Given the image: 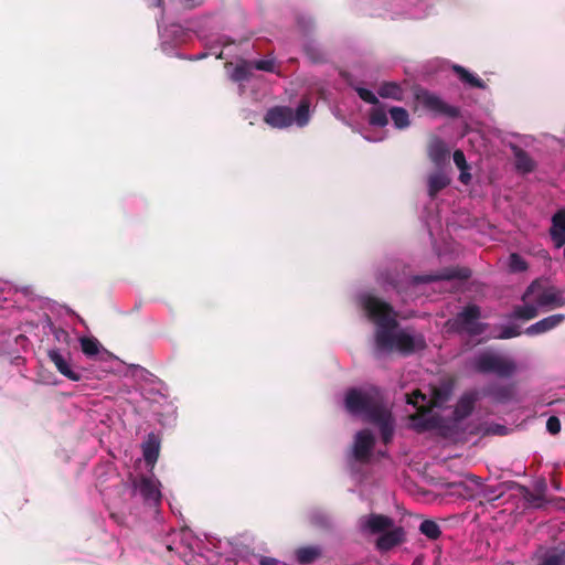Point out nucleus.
<instances>
[{
    "instance_id": "37998d69",
    "label": "nucleus",
    "mask_w": 565,
    "mask_h": 565,
    "mask_svg": "<svg viewBox=\"0 0 565 565\" xmlns=\"http://www.w3.org/2000/svg\"><path fill=\"white\" fill-rule=\"evenodd\" d=\"M470 178H471L470 174L467 173L466 171H461L460 177H459L460 181L465 184H467L470 181Z\"/></svg>"
},
{
    "instance_id": "473e14b6",
    "label": "nucleus",
    "mask_w": 565,
    "mask_h": 565,
    "mask_svg": "<svg viewBox=\"0 0 565 565\" xmlns=\"http://www.w3.org/2000/svg\"><path fill=\"white\" fill-rule=\"evenodd\" d=\"M355 92L363 102L374 106L380 104L379 98L370 89L364 87H356Z\"/></svg>"
},
{
    "instance_id": "9b49d317",
    "label": "nucleus",
    "mask_w": 565,
    "mask_h": 565,
    "mask_svg": "<svg viewBox=\"0 0 565 565\" xmlns=\"http://www.w3.org/2000/svg\"><path fill=\"white\" fill-rule=\"evenodd\" d=\"M427 156L437 168H443L449 161L450 149L440 137L431 136L427 143Z\"/></svg>"
},
{
    "instance_id": "f03ea898",
    "label": "nucleus",
    "mask_w": 565,
    "mask_h": 565,
    "mask_svg": "<svg viewBox=\"0 0 565 565\" xmlns=\"http://www.w3.org/2000/svg\"><path fill=\"white\" fill-rule=\"evenodd\" d=\"M344 403L350 414L361 416L365 422L376 425L385 444L392 439L394 422L379 388L366 386L349 390Z\"/></svg>"
},
{
    "instance_id": "39448f33",
    "label": "nucleus",
    "mask_w": 565,
    "mask_h": 565,
    "mask_svg": "<svg viewBox=\"0 0 565 565\" xmlns=\"http://www.w3.org/2000/svg\"><path fill=\"white\" fill-rule=\"evenodd\" d=\"M481 310L477 305H468L455 318L448 320L449 329L467 335H481L484 333L487 324L480 322Z\"/></svg>"
},
{
    "instance_id": "49530a36",
    "label": "nucleus",
    "mask_w": 565,
    "mask_h": 565,
    "mask_svg": "<svg viewBox=\"0 0 565 565\" xmlns=\"http://www.w3.org/2000/svg\"><path fill=\"white\" fill-rule=\"evenodd\" d=\"M62 350H63V348L52 349V350H49L47 353L55 354V353H60V351H62Z\"/></svg>"
},
{
    "instance_id": "72a5a7b5",
    "label": "nucleus",
    "mask_w": 565,
    "mask_h": 565,
    "mask_svg": "<svg viewBox=\"0 0 565 565\" xmlns=\"http://www.w3.org/2000/svg\"><path fill=\"white\" fill-rule=\"evenodd\" d=\"M521 334L520 328L516 326L503 327L497 338L499 339H511Z\"/></svg>"
},
{
    "instance_id": "aec40b11",
    "label": "nucleus",
    "mask_w": 565,
    "mask_h": 565,
    "mask_svg": "<svg viewBox=\"0 0 565 565\" xmlns=\"http://www.w3.org/2000/svg\"><path fill=\"white\" fill-rule=\"evenodd\" d=\"M513 153L515 158V168L518 171L529 173L534 170L535 163L526 151L521 148L513 147Z\"/></svg>"
},
{
    "instance_id": "ea45409f",
    "label": "nucleus",
    "mask_w": 565,
    "mask_h": 565,
    "mask_svg": "<svg viewBox=\"0 0 565 565\" xmlns=\"http://www.w3.org/2000/svg\"><path fill=\"white\" fill-rule=\"evenodd\" d=\"M535 288H536L535 282L531 284V285L527 287L526 291L524 292V295H523V297H522V300H525V299H526L531 294H533V292H534V290H535Z\"/></svg>"
},
{
    "instance_id": "e433bc0d",
    "label": "nucleus",
    "mask_w": 565,
    "mask_h": 565,
    "mask_svg": "<svg viewBox=\"0 0 565 565\" xmlns=\"http://www.w3.org/2000/svg\"><path fill=\"white\" fill-rule=\"evenodd\" d=\"M546 429L552 434L556 435L561 430V422L556 416H551L546 422Z\"/></svg>"
},
{
    "instance_id": "c756f323",
    "label": "nucleus",
    "mask_w": 565,
    "mask_h": 565,
    "mask_svg": "<svg viewBox=\"0 0 565 565\" xmlns=\"http://www.w3.org/2000/svg\"><path fill=\"white\" fill-rule=\"evenodd\" d=\"M82 353H99V342L93 337L81 338Z\"/></svg>"
},
{
    "instance_id": "ddd939ff",
    "label": "nucleus",
    "mask_w": 565,
    "mask_h": 565,
    "mask_svg": "<svg viewBox=\"0 0 565 565\" xmlns=\"http://www.w3.org/2000/svg\"><path fill=\"white\" fill-rule=\"evenodd\" d=\"M535 302L540 307H563L565 306V291L550 287L536 296Z\"/></svg>"
},
{
    "instance_id": "c03bdc74",
    "label": "nucleus",
    "mask_w": 565,
    "mask_h": 565,
    "mask_svg": "<svg viewBox=\"0 0 565 565\" xmlns=\"http://www.w3.org/2000/svg\"><path fill=\"white\" fill-rule=\"evenodd\" d=\"M527 501H529L532 505H534V507H541V501H542V500H541L540 498H534V499H530V498H527Z\"/></svg>"
},
{
    "instance_id": "0eeeda50",
    "label": "nucleus",
    "mask_w": 565,
    "mask_h": 565,
    "mask_svg": "<svg viewBox=\"0 0 565 565\" xmlns=\"http://www.w3.org/2000/svg\"><path fill=\"white\" fill-rule=\"evenodd\" d=\"M416 99L428 110L446 116L448 118H458L460 116V110L456 106H451L445 103L437 95L423 89L416 94Z\"/></svg>"
},
{
    "instance_id": "f3484780",
    "label": "nucleus",
    "mask_w": 565,
    "mask_h": 565,
    "mask_svg": "<svg viewBox=\"0 0 565 565\" xmlns=\"http://www.w3.org/2000/svg\"><path fill=\"white\" fill-rule=\"evenodd\" d=\"M479 398V392L470 391L465 393L460 399L458 401L455 408V417L456 419H462L471 414L475 403Z\"/></svg>"
},
{
    "instance_id": "6ab92c4d",
    "label": "nucleus",
    "mask_w": 565,
    "mask_h": 565,
    "mask_svg": "<svg viewBox=\"0 0 565 565\" xmlns=\"http://www.w3.org/2000/svg\"><path fill=\"white\" fill-rule=\"evenodd\" d=\"M427 182H428V195L431 199H434L437 196V194L441 190H444L445 188H447L450 184L451 180L447 174L439 171V172L429 174Z\"/></svg>"
},
{
    "instance_id": "4be33fe9",
    "label": "nucleus",
    "mask_w": 565,
    "mask_h": 565,
    "mask_svg": "<svg viewBox=\"0 0 565 565\" xmlns=\"http://www.w3.org/2000/svg\"><path fill=\"white\" fill-rule=\"evenodd\" d=\"M452 70L458 75L461 82L475 88H486V83L481 78L477 77L475 74L470 73L463 66L454 65Z\"/></svg>"
},
{
    "instance_id": "6e6552de",
    "label": "nucleus",
    "mask_w": 565,
    "mask_h": 565,
    "mask_svg": "<svg viewBox=\"0 0 565 565\" xmlns=\"http://www.w3.org/2000/svg\"><path fill=\"white\" fill-rule=\"evenodd\" d=\"M160 482L153 477H140L132 481L134 492L140 494L149 505H157L161 500Z\"/></svg>"
},
{
    "instance_id": "5701e85b",
    "label": "nucleus",
    "mask_w": 565,
    "mask_h": 565,
    "mask_svg": "<svg viewBox=\"0 0 565 565\" xmlns=\"http://www.w3.org/2000/svg\"><path fill=\"white\" fill-rule=\"evenodd\" d=\"M388 113L397 129H405L411 125L409 115L405 108L393 106L388 109Z\"/></svg>"
},
{
    "instance_id": "20e7f679",
    "label": "nucleus",
    "mask_w": 565,
    "mask_h": 565,
    "mask_svg": "<svg viewBox=\"0 0 565 565\" xmlns=\"http://www.w3.org/2000/svg\"><path fill=\"white\" fill-rule=\"evenodd\" d=\"M361 533L365 535H379L376 547L381 552L388 551L404 541V530L394 526L393 520L382 514L361 516L358 522Z\"/></svg>"
},
{
    "instance_id": "9d476101",
    "label": "nucleus",
    "mask_w": 565,
    "mask_h": 565,
    "mask_svg": "<svg viewBox=\"0 0 565 565\" xmlns=\"http://www.w3.org/2000/svg\"><path fill=\"white\" fill-rule=\"evenodd\" d=\"M374 443V436L370 430L363 429L356 433L352 448L354 459L361 462L369 461Z\"/></svg>"
},
{
    "instance_id": "2f4dec72",
    "label": "nucleus",
    "mask_w": 565,
    "mask_h": 565,
    "mask_svg": "<svg viewBox=\"0 0 565 565\" xmlns=\"http://www.w3.org/2000/svg\"><path fill=\"white\" fill-rule=\"evenodd\" d=\"M482 395L492 396L494 399H497L499 402H503L509 397L510 390L507 387H502V388L489 387L487 390H483Z\"/></svg>"
},
{
    "instance_id": "7ed1b4c3",
    "label": "nucleus",
    "mask_w": 565,
    "mask_h": 565,
    "mask_svg": "<svg viewBox=\"0 0 565 565\" xmlns=\"http://www.w3.org/2000/svg\"><path fill=\"white\" fill-rule=\"evenodd\" d=\"M452 388V383L448 381L430 387L429 395L418 390L407 395V403L416 409L415 414L409 416L411 426L418 431L438 427L440 417L435 408H440L449 399Z\"/></svg>"
},
{
    "instance_id": "a19ab883",
    "label": "nucleus",
    "mask_w": 565,
    "mask_h": 565,
    "mask_svg": "<svg viewBox=\"0 0 565 565\" xmlns=\"http://www.w3.org/2000/svg\"><path fill=\"white\" fill-rule=\"evenodd\" d=\"M259 563H260V565H274L277 563V561L271 557H262Z\"/></svg>"
},
{
    "instance_id": "f704fd0d",
    "label": "nucleus",
    "mask_w": 565,
    "mask_h": 565,
    "mask_svg": "<svg viewBox=\"0 0 565 565\" xmlns=\"http://www.w3.org/2000/svg\"><path fill=\"white\" fill-rule=\"evenodd\" d=\"M454 162L455 164L458 167V169L460 171H466L468 169V164H467V161H466V157H465V153L461 151V150H456L454 152Z\"/></svg>"
},
{
    "instance_id": "393cba45",
    "label": "nucleus",
    "mask_w": 565,
    "mask_h": 565,
    "mask_svg": "<svg viewBox=\"0 0 565 565\" xmlns=\"http://www.w3.org/2000/svg\"><path fill=\"white\" fill-rule=\"evenodd\" d=\"M310 102L308 98H302L294 113V121L297 122L299 127H303L309 122L310 119Z\"/></svg>"
},
{
    "instance_id": "4468645a",
    "label": "nucleus",
    "mask_w": 565,
    "mask_h": 565,
    "mask_svg": "<svg viewBox=\"0 0 565 565\" xmlns=\"http://www.w3.org/2000/svg\"><path fill=\"white\" fill-rule=\"evenodd\" d=\"M564 321H565V315L564 313L551 315V316H548V317H546V318H544V319L533 323L529 328H526L525 333L527 335L542 334V333H545V332H547L550 330H553L554 328H556L557 326H559Z\"/></svg>"
},
{
    "instance_id": "412c9836",
    "label": "nucleus",
    "mask_w": 565,
    "mask_h": 565,
    "mask_svg": "<svg viewBox=\"0 0 565 565\" xmlns=\"http://www.w3.org/2000/svg\"><path fill=\"white\" fill-rule=\"evenodd\" d=\"M377 94L382 98H391L394 100H402L403 99V88L399 84L396 82H384L381 84V86L377 89Z\"/></svg>"
},
{
    "instance_id": "423d86ee",
    "label": "nucleus",
    "mask_w": 565,
    "mask_h": 565,
    "mask_svg": "<svg viewBox=\"0 0 565 565\" xmlns=\"http://www.w3.org/2000/svg\"><path fill=\"white\" fill-rule=\"evenodd\" d=\"M477 369L483 373H494L499 376H510L515 365L505 355H480L477 361Z\"/></svg>"
},
{
    "instance_id": "f257e3e1",
    "label": "nucleus",
    "mask_w": 565,
    "mask_h": 565,
    "mask_svg": "<svg viewBox=\"0 0 565 565\" xmlns=\"http://www.w3.org/2000/svg\"><path fill=\"white\" fill-rule=\"evenodd\" d=\"M361 306L367 319L375 324L374 341L379 350L412 353L426 349L422 333L411 328L397 329V312L391 303L376 296L364 295L361 297Z\"/></svg>"
},
{
    "instance_id": "58836bf2",
    "label": "nucleus",
    "mask_w": 565,
    "mask_h": 565,
    "mask_svg": "<svg viewBox=\"0 0 565 565\" xmlns=\"http://www.w3.org/2000/svg\"><path fill=\"white\" fill-rule=\"evenodd\" d=\"M55 338L58 341L67 342L68 338H70V334L65 330L58 329V330L55 331Z\"/></svg>"
},
{
    "instance_id": "79ce46f5",
    "label": "nucleus",
    "mask_w": 565,
    "mask_h": 565,
    "mask_svg": "<svg viewBox=\"0 0 565 565\" xmlns=\"http://www.w3.org/2000/svg\"><path fill=\"white\" fill-rule=\"evenodd\" d=\"M149 8H159L162 6L163 0H146Z\"/></svg>"
},
{
    "instance_id": "f8f14e48",
    "label": "nucleus",
    "mask_w": 565,
    "mask_h": 565,
    "mask_svg": "<svg viewBox=\"0 0 565 565\" xmlns=\"http://www.w3.org/2000/svg\"><path fill=\"white\" fill-rule=\"evenodd\" d=\"M265 122L275 128H286L294 122V110L287 106H276L265 115Z\"/></svg>"
},
{
    "instance_id": "1a4fd4ad",
    "label": "nucleus",
    "mask_w": 565,
    "mask_h": 565,
    "mask_svg": "<svg viewBox=\"0 0 565 565\" xmlns=\"http://www.w3.org/2000/svg\"><path fill=\"white\" fill-rule=\"evenodd\" d=\"M471 277V270L467 267H448L435 275H418L413 278L415 284H428L439 280L460 279L467 280Z\"/></svg>"
},
{
    "instance_id": "b1692460",
    "label": "nucleus",
    "mask_w": 565,
    "mask_h": 565,
    "mask_svg": "<svg viewBox=\"0 0 565 565\" xmlns=\"http://www.w3.org/2000/svg\"><path fill=\"white\" fill-rule=\"evenodd\" d=\"M369 124L376 127H385L388 124L386 109L383 104L375 105L369 114Z\"/></svg>"
},
{
    "instance_id": "c9c22d12",
    "label": "nucleus",
    "mask_w": 565,
    "mask_h": 565,
    "mask_svg": "<svg viewBox=\"0 0 565 565\" xmlns=\"http://www.w3.org/2000/svg\"><path fill=\"white\" fill-rule=\"evenodd\" d=\"M254 66L258 71L274 72L275 63L273 60H258L254 63Z\"/></svg>"
},
{
    "instance_id": "4c0bfd02",
    "label": "nucleus",
    "mask_w": 565,
    "mask_h": 565,
    "mask_svg": "<svg viewBox=\"0 0 565 565\" xmlns=\"http://www.w3.org/2000/svg\"><path fill=\"white\" fill-rule=\"evenodd\" d=\"M233 78H234V81H236V82H241V81L246 79V78H247V72H246V70H245L243 66H237V67L234 70Z\"/></svg>"
},
{
    "instance_id": "2eb2a0df",
    "label": "nucleus",
    "mask_w": 565,
    "mask_h": 565,
    "mask_svg": "<svg viewBox=\"0 0 565 565\" xmlns=\"http://www.w3.org/2000/svg\"><path fill=\"white\" fill-rule=\"evenodd\" d=\"M550 235L556 248L565 245V210H558L552 216Z\"/></svg>"
},
{
    "instance_id": "a211bd4d",
    "label": "nucleus",
    "mask_w": 565,
    "mask_h": 565,
    "mask_svg": "<svg viewBox=\"0 0 565 565\" xmlns=\"http://www.w3.org/2000/svg\"><path fill=\"white\" fill-rule=\"evenodd\" d=\"M160 451V441L154 434L148 435L147 439L142 444V454L146 462L153 468L158 460Z\"/></svg>"
},
{
    "instance_id": "a18cd8bd",
    "label": "nucleus",
    "mask_w": 565,
    "mask_h": 565,
    "mask_svg": "<svg viewBox=\"0 0 565 565\" xmlns=\"http://www.w3.org/2000/svg\"><path fill=\"white\" fill-rule=\"evenodd\" d=\"M500 495H501V493H500V494H494V493H492V492H491V493H486V497H487L488 499H490V500H492V499H498Z\"/></svg>"
},
{
    "instance_id": "bb28decb",
    "label": "nucleus",
    "mask_w": 565,
    "mask_h": 565,
    "mask_svg": "<svg viewBox=\"0 0 565 565\" xmlns=\"http://www.w3.org/2000/svg\"><path fill=\"white\" fill-rule=\"evenodd\" d=\"M321 554V551L317 546H307L297 551V559L301 564H309L317 559Z\"/></svg>"
},
{
    "instance_id": "cd10ccee",
    "label": "nucleus",
    "mask_w": 565,
    "mask_h": 565,
    "mask_svg": "<svg viewBox=\"0 0 565 565\" xmlns=\"http://www.w3.org/2000/svg\"><path fill=\"white\" fill-rule=\"evenodd\" d=\"M419 530L425 536L431 540H435L440 535L439 525L430 520L422 522Z\"/></svg>"
},
{
    "instance_id": "c85d7f7f",
    "label": "nucleus",
    "mask_w": 565,
    "mask_h": 565,
    "mask_svg": "<svg viewBox=\"0 0 565 565\" xmlns=\"http://www.w3.org/2000/svg\"><path fill=\"white\" fill-rule=\"evenodd\" d=\"M305 53L313 63H323L327 61L326 53L311 43L305 45Z\"/></svg>"
},
{
    "instance_id": "a878e982",
    "label": "nucleus",
    "mask_w": 565,
    "mask_h": 565,
    "mask_svg": "<svg viewBox=\"0 0 565 565\" xmlns=\"http://www.w3.org/2000/svg\"><path fill=\"white\" fill-rule=\"evenodd\" d=\"M539 311L534 305L515 306L511 318L520 320H531L537 316Z\"/></svg>"
},
{
    "instance_id": "7c9ffc66",
    "label": "nucleus",
    "mask_w": 565,
    "mask_h": 565,
    "mask_svg": "<svg viewBox=\"0 0 565 565\" xmlns=\"http://www.w3.org/2000/svg\"><path fill=\"white\" fill-rule=\"evenodd\" d=\"M509 267L513 273H521L527 269V264L522 256L513 253L509 258Z\"/></svg>"
},
{
    "instance_id": "dca6fc26",
    "label": "nucleus",
    "mask_w": 565,
    "mask_h": 565,
    "mask_svg": "<svg viewBox=\"0 0 565 565\" xmlns=\"http://www.w3.org/2000/svg\"><path fill=\"white\" fill-rule=\"evenodd\" d=\"M50 362L66 377L72 381H78L82 377V371L73 367L70 355H47Z\"/></svg>"
}]
</instances>
